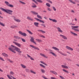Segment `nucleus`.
<instances>
[{"label":"nucleus","mask_w":79,"mask_h":79,"mask_svg":"<svg viewBox=\"0 0 79 79\" xmlns=\"http://www.w3.org/2000/svg\"><path fill=\"white\" fill-rule=\"evenodd\" d=\"M8 49L14 53H16L15 50L18 52V53H22V52L20 50L19 48L13 45H11V46H9Z\"/></svg>","instance_id":"obj_1"},{"label":"nucleus","mask_w":79,"mask_h":79,"mask_svg":"<svg viewBox=\"0 0 79 79\" xmlns=\"http://www.w3.org/2000/svg\"><path fill=\"white\" fill-rule=\"evenodd\" d=\"M0 9L3 11L6 12V13L8 14H9V15H12V13H13V10L10 9H5L3 8H2V7L0 8Z\"/></svg>","instance_id":"obj_2"},{"label":"nucleus","mask_w":79,"mask_h":79,"mask_svg":"<svg viewBox=\"0 0 79 79\" xmlns=\"http://www.w3.org/2000/svg\"><path fill=\"white\" fill-rule=\"evenodd\" d=\"M31 13H32V15H37V18H39L40 19H42V17L40 16V15H38L39 13L38 12L33 11H31Z\"/></svg>","instance_id":"obj_3"},{"label":"nucleus","mask_w":79,"mask_h":79,"mask_svg":"<svg viewBox=\"0 0 79 79\" xmlns=\"http://www.w3.org/2000/svg\"><path fill=\"white\" fill-rule=\"evenodd\" d=\"M79 26H72L71 27H72V29L74 30L76 32H79V29H76V28H78L79 27Z\"/></svg>","instance_id":"obj_4"},{"label":"nucleus","mask_w":79,"mask_h":79,"mask_svg":"<svg viewBox=\"0 0 79 79\" xmlns=\"http://www.w3.org/2000/svg\"><path fill=\"white\" fill-rule=\"evenodd\" d=\"M5 3L8 6H9L11 8H13V7H14V6H13V5L10 4V3L7 1H5Z\"/></svg>","instance_id":"obj_5"},{"label":"nucleus","mask_w":79,"mask_h":79,"mask_svg":"<svg viewBox=\"0 0 79 79\" xmlns=\"http://www.w3.org/2000/svg\"><path fill=\"white\" fill-rule=\"evenodd\" d=\"M49 53L50 54H51V55H53V56H56V54H55V53L54 52H53V51L51 49H49Z\"/></svg>","instance_id":"obj_6"},{"label":"nucleus","mask_w":79,"mask_h":79,"mask_svg":"<svg viewBox=\"0 0 79 79\" xmlns=\"http://www.w3.org/2000/svg\"><path fill=\"white\" fill-rule=\"evenodd\" d=\"M13 44H15V45H16V46H17V47H19V48L21 47V44H20L16 42L15 41H13Z\"/></svg>","instance_id":"obj_7"},{"label":"nucleus","mask_w":79,"mask_h":79,"mask_svg":"<svg viewBox=\"0 0 79 79\" xmlns=\"http://www.w3.org/2000/svg\"><path fill=\"white\" fill-rule=\"evenodd\" d=\"M65 48L67 50H70V51H73L74 50V49L73 48L68 46H66Z\"/></svg>","instance_id":"obj_8"},{"label":"nucleus","mask_w":79,"mask_h":79,"mask_svg":"<svg viewBox=\"0 0 79 79\" xmlns=\"http://www.w3.org/2000/svg\"><path fill=\"white\" fill-rule=\"evenodd\" d=\"M19 34H20V35H23V36H24V37H26V36H27V34H26V33L24 32H22L21 31H19Z\"/></svg>","instance_id":"obj_9"},{"label":"nucleus","mask_w":79,"mask_h":79,"mask_svg":"<svg viewBox=\"0 0 79 79\" xmlns=\"http://www.w3.org/2000/svg\"><path fill=\"white\" fill-rule=\"evenodd\" d=\"M60 37H62V38L64 39L65 40H68V38L66 36L63 35H60Z\"/></svg>","instance_id":"obj_10"},{"label":"nucleus","mask_w":79,"mask_h":79,"mask_svg":"<svg viewBox=\"0 0 79 79\" xmlns=\"http://www.w3.org/2000/svg\"><path fill=\"white\" fill-rule=\"evenodd\" d=\"M30 41L31 42L34 43V44L35 45H36V44H37V43H36L34 41V38L33 37H31V39H30Z\"/></svg>","instance_id":"obj_11"},{"label":"nucleus","mask_w":79,"mask_h":79,"mask_svg":"<svg viewBox=\"0 0 79 79\" xmlns=\"http://www.w3.org/2000/svg\"><path fill=\"white\" fill-rule=\"evenodd\" d=\"M30 47H32V48H34V49H36V50H39V49L36 46H34L33 45H30Z\"/></svg>","instance_id":"obj_12"},{"label":"nucleus","mask_w":79,"mask_h":79,"mask_svg":"<svg viewBox=\"0 0 79 79\" xmlns=\"http://www.w3.org/2000/svg\"><path fill=\"white\" fill-rule=\"evenodd\" d=\"M35 19H36V20H37V21H40V23H45L44 21H43V20H40L37 18H35Z\"/></svg>","instance_id":"obj_13"},{"label":"nucleus","mask_w":79,"mask_h":79,"mask_svg":"<svg viewBox=\"0 0 79 79\" xmlns=\"http://www.w3.org/2000/svg\"><path fill=\"white\" fill-rule=\"evenodd\" d=\"M57 29L58 31L59 32H61V33L63 32V31L61 29V28H60V27H57Z\"/></svg>","instance_id":"obj_14"},{"label":"nucleus","mask_w":79,"mask_h":79,"mask_svg":"<svg viewBox=\"0 0 79 79\" xmlns=\"http://www.w3.org/2000/svg\"><path fill=\"white\" fill-rule=\"evenodd\" d=\"M2 55L3 56H4L5 57H8L9 56L7 54L5 53L4 52L2 53Z\"/></svg>","instance_id":"obj_15"},{"label":"nucleus","mask_w":79,"mask_h":79,"mask_svg":"<svg viewBox=\"0 0 79 79\" xmlns=\"http://www.w3.org/2000/svg\"><path fill=\"white\" fill-rule=\"evenodd\" d=\"M49 19L50 20V21H52V22L57 23V20L55 19H52L51 18H49Z\"/></svg>","instance_id":"obj_16"},{"label":"nucleus","mask_w":79,"mask_h":79,"mask_svg":"<svg viewBox=\"0 0 79 79\" xmlns=\"http://www.w3.org/2000/svg\"><path fill=\"white\" fill-rule=\"evenodd\" d=\"M50 73H52V74H55V75H57L58 74V73H56V72L53 71H50Z\"/></svg>","instance_id":"obj_17"},{"label":"nucleus","mask_w":79,"mask_h":79,"mask_svg":"<svg viewBox=\"0 0 79 79\" xmlns=\"http://www.w3.org/2000/svg\"><path fill=\"white\" fill-rule=\"evenodd\" d=\"M38 32H41L42 34H45V33H46L45 31L42 30H38Z\"/></svg>","instance_id":"obj_18"},{"label":"nucleus","mask_w":79,"mask_h":79,"mask_svg":"<svg viewBox=\"0 0 79 79\" xmlns=\"http://www.w3.org/2000/svg\"><path fill=\"white\" fill-rule=\"evenodd\" d=\"M14 20L17 23H21V20L18 19H14Z\"/></svg>","instance_id":"obj_19"},{"label":"nucleus","mask_w":79,"mask_h":79,"mask_svg":"<svg viewBox=\"0 0 79 79\" xmlns=\"http://www.w3.org/2000/svg\"><path fill=\"white\" fill-rule=\"evenodd\" d=\"M14 39H20L21 38H20V37L18 36H16V35H14Z\"/></svg>","instance_id":"obj_20"},{"label":"nucleus","mask_w":79,"mask_h":79,"mask_svg":"<svg viewBox=\"0 0 79 79\" xmlns=\"http://www.w3.org/2000/svg\"><path fill=\"white\" fill-rule=\"evenodd\" d=\"M20 66H21L22 68L23 69H26V66L24 65V64H21Z\"/></svg>","instance_id":"obj_21"},{"label":"nucleus","mask_w":79,"mask_h":79,"mask_svg":"<svg viewBox=\"0 0 79 79\" xmlns=\"http://www.w3.org/2000/svg\"><path fill=\"white\" fill-rule=\"evenodd\" d=\"M27 56L28 57V58H30V60H32L33 61H34V58H33L31 56H29L28 54H27Z\"/></svg>","instance_id":"obj_22"},{"label":"nucleus","mask_w":79,"mask_h":79,"mask_svg":"<svg viewBox=\"0 0 79 79\" xmlns=\"http://www.w3.org/2000/svg\"><path fill=\"white\" fill-rule=\"evenodd\" d=\"M52 48L53 49H54V50H57V51H59V50H60L59 49H58V48L56 47H52Z\"/></svg>","instance_id":"obj_23"},{"label":"nucleus","mask_w":79,"mask_h":79,"mask_svg":"<svg viewBox=\"0 0 79 79\" xmlns=\"http://www.w3.org/2000/svg\"><path fill=\"white\" fill-rule=\"evenodd\" d=\"M61 66L62 68H65V69H68V67L66 65H61Z\"/></svg>","instance_id":"obj_24"},{"label":"nucleus","mask_w":79,"mask_h":79,"mask_svg":"<svg viewBox=\"0 0 79 79\" xmlns=\"http://www.w3.org/2000/svg\"><path fill=\"white\" fill-rule=\"evenodd\" d=\"M40 55L42 56H44V58H48V57L46 55H45V54L42 53H40Z\"/></svg>","instance_id":"obj_25"},{"label":"nucleus","mask_w":79,"mask_h":79,"mask_svg":"<svg viewBox=\"0 0 79 79\" xmlns=\"http://www.w3.org/2000/svg\"><path fill=\"white\" fill-rule=\"evenodd\" d=\"M70 33L72 35H74L75 36H77V34L73 32V31H71Z\"/></svg>","instance_id":"obj_26"},{"label":"nucleus","mask_w":79,"mask_h":79,"mask_svg":"<svg viewBox=\"0 0 79 79\" xmlns=\"http://www.w3.org/2000/svg\"><path fill=\"white\" fill-rule=\"evenodd\" d=\"M34 24L35 26L36 27H39V23L38 22H35L34 23Z\"/></svg>","instance_id":"obj_27"},{"label":"nucleus","mask_w":79,"mask_h":79,"mask_svg":"<svg viewBox=\"0 0 79 79\" xmlns=\"http://www.w3.org/2000/svg\"><path fill=\"white\" fill-rule=\"evenodd\" d=\"M31 6L32 8H36L37 7V6L34 3H32Z\"/></svg>","instance_id":"obj_28"},{"label":"nucleus","mask_w":79,"mask_h":79,"mask_svg":"<svg viewBox=\"0 0 79 79\" xmlns=\"http://www.w3.org/2000/svg\"><path fill=\"white\" fill-rule=\"evenodd\" d=\"M27 19L28 20H30V21H33V19L31 18L29 16H27Z\"/></svg>","instance_id":"obj_29"},{"label":"nucleus","mask_w":79,"mask_h":79,"mask_svg":"<svg viewBox=\"0 0 79 79\" xmlns=\"http://www.w3.org/2000/svg\"><path fill=\"white\" fill-rule=\"evenodd\" d=\"M59 53H60V54H61L62 55H63V56H67V55L65 54V53H63V52H58Z\"/></svg>","instance_id":"obj_30"},{"label":"nucleus","mask_w":79,"mask_h":79,"mask_svg":"<svg viewBox=\"0 0 79 79\" xmlns=\"http://www.w3.org/2000/svg\"><path fill=\"white\" fill-rule=\"evenodd\" d=\"M40 63H42V64H44L45 66H48V64H47L45 63L43 61H40Z\"/></svg>","instance_id":"obj_31"},{"label":"nucleus","mask_w":79,"mask_h":79,"mask_svg":"<svg viewBox=\"0 0 79 79\" xmlns=\"http://www.w3.org/2000/svg\"><path fill=\"white\" fill-rule=\"evenodd\" d=\"M27 32H28V33H29L30 34H31V35H32L33 34L32 32H31V31H29L28 30H27Z\"/></svg>","instance_id":"obj_32"},{"label":"nucleus","mask_w":79,"mask_h":79,"mask_svg":"<svg viewBox=\"0 0 79 79\" xmlns=\"http://www.w3.org/2000/svg\"><path fill=\"white\" fill-rule=\"evenodd\" d=\"M16 27H18L17 26H10V28H11V29H15V28H16Z\"/></svg>","instance_id":"obj_33"},{"label":"nucleus","mask_w":79,"mask_h":79,"mask_svg":"<svg viewBox=\"0 0 79 79\" xmlns=\"http://www.w3.org/2000/svg\"><path fill=\"white\" fill-rule=\"evenodd\" d=\"M69 1L70 2V3H73V4H76V2H73V1L72 0H69Z\"/></svg>","instance_id":"obj_34"},{"label":"nucleus","mask_w":79,"mask_h":79,"mask_svg":"<svg viewBox=\"0 0 79 79\" xmlns=\"http://www.w3.org/2000/svg\"><path fill=\"white\" fill-rule=\"evenodd\" d=\"M0 25H1V26H3L4 27L5 26V24L1 22H0Z\"/></svg>","instance_id":"obj_35"},{"label":"nucleus","mask_w":79,"mask_h":79,"mask_svg":"<svg viewBox=\"0 0 79 79\" xmlns=\"http://www.w3.org/2000/svg\"><path fill=\"white\" fill-rule=\"evenodd\" d=\"M19 2H20V3H21V4H22V5H26V3L23 2H22L21 1H19Z\"/></svg>","instance_id":"obj_36"},{"label":"nucleus","mask_w":79,"mask_h":79,"mask_svg":"<svg viewBox=\"0 0 79 79\" xmlns=\"http://www.w3.org/2000/svg\"><path fill=\"white\" fill-rule=\"evenodd\" d=\"M52 8L54 11H56V8H55V7L54 6H52Z\"/></svg>","instance_id":"obj_37"},{"label":"nucleus","mask_w":79,"mask_h":79,"mask_svg":"<svg viewBox=\"0 0 79 79\" xmlns=\"http://www.w3.org/2000/svg\"><path fill=\"white\" fill-rule=\"evenodd\" d=\"M30 71L31 73H33V74H36V73L34 71L31 70Z\"/></svg>","instance_id":"obj_38"},{"label":"nucleus","mask_w":79,"mask_h":79,"mask_svg":"<svg viewBox=\"0 0 79 79\" xmlns=\"http://www.w3.org/2000/svg\"><path fill=\"white\" fill-rule=\"evenodd\" d=\"M7 61H9L10 62V63H13V61L10 60V59L9 58H7Z\"/></svg>","instance_id":"obj_39"},{"label":"nucleus","mask_w":79,"mask_h":79,"mask_svg":"<svg viewBox=\"0 0 79 79\" xmlns=\"http://www.w3.org/2000/svg\"><path fill=\"white\" fill-rule=\"evenodd\" d=\"M41 71L42 73H45V70H44V69H41Z\"/></svg>","instance_id":"obj_40"},{"label":"nucleus","mask_w":79,"mask_h":79,"mask_svg":"<svg viewBox=\"0 0 79 79\" xmlns=\"http://www.w3.org/2000/svg\"><path fill=\"white\" fill-rule=\"evenodd\" d=\"M25 71L27 73H29V69H28L26 68Z\"/></svg>","instance_id":"obj_41"},{"label":"nucleus","mask_w":79,"mask_h":79,"mask_svg":"<svg viewBox=\"0 0 79 79\" xmlns=\"http://www.w3.org/2000/svg\"><path fill=\"white\" fill-rule=\"evenodd\" d=\"M10 75H14V73L13 72L11 71L10 72Z\"/></svg>","instance_id":"obj_42"},{"label":"nucleus","mask_w":79,"mask_h":79,"mask_svg":"<svg viewBox=\"0 0 79 79\" xmlns=\"http://www.w3.org/2000/svg\"><path fill=\"white\" fill-rule=\"evenodd\" d=\"M37 2H39V3H42L43 2L41 0H36Z\"/></svg>","instance_id":"obj_43"},{"label":"nucleus","mask_w":79,"mask_h":79,"mask_svg":"<svg viewBox=\"0 0 79 79\" xmlns=\"http://www.w3.org/2000/svg\"><path fill=\"white\" fill-rule=\"evenodd\" d=\"M7 76L8 78V79H12V78H11V77H10V75H7Z\"/></svg>","instance_id":"obj_44"},{"label":"nucleus","mask_w":79,"mask_h":79,"mask_svg":"<svg viewBox=\"0 0 79 79\" xmlns=\"http://www.w3.org/2000/svg\"><path fill=\"white\" fill-rule=\"evenodd\" d=\"M46 5L47 6H48V7H50V4H49V3H46Z\"/></svg>","instance_id":"obj_45"},{"label":"nucleus","mask_w":79,"mask_h":79,"mask_svg":"<svg viewBox=\"0 0 79 79\" xmlns=\"http://www.w3.org/2000/svg\"><path fill=\"white\" fill-rule=\"evenodd\" d=\"M39 37H42L43 38H45V36L42 35H40Z\"/></svg>","instance_id":"obj_46"},{"label":"nucleus","mask_w":79,"mask_h":79,"mask_svg":"<svg viewBox=\"0 0 79 79\" xmlns=\"http://www.w3.org/2000/svg\"><path fill=\"white\" fill-rule=\"evenodd\" d=\"M63 71H64V72H65V73H68V71L66 70L65 69H63Z\"/></svg>","instance_id":"obj_47"},{"label":"nucleus","mask_w":79,"mask_h":79,"mask_svg":"<svg viewBox=\"0 0 79 79\" xmlns=\"http://www.w3.org/2000/svg\"><path fill=\"white\" fill-rule=\"evenodd\" d=\"M46 0L49 3H51V4H52V1H50V0Z\"/></svg>","instance_id":"obj_48"},{"label":"nucleus","mask_w":79,"mask_h":79,"mask_svg":"<svg viewBox=\"0 0 79 79\" xmlns=\"http://www.w3.org/2000/svg\"><path fill=\"white\" fill-rule=\"evenodd\" d=\"M40 66H41V67H43V68H45V66L44 65L42 64H40Z\"/></svg>","instance_id":"obj_49"},{"label":"nucleus","mask_w":79,"mask_h":79,"mask_svg":"<svg viewBox=\"0 0 79 79\" xmlns=\"http://www.w3.org/2000/svg\"><path fill=\"white\" fill-rule=\"evenodd\" d=\"M35 40H37V41H38V42H42L41 40H40L39 39H36Z\"/></svg>","instance_id":"obj_50"},{"label":"nucleus","mask_w":79,"mask_h":79,"mask_svg":"<svg viewBox=\"0 0 79 79\" xmlns=\"http://www.w3.org/2000/svg\"><path fill=\"white\" fill-rule=\"evenodd\" d=\"M0 60H2V61H5V60H3V59L2 58V57L0 56Z\"/></svg>","instance_id":"obj_51"},{"label":"nucleus","mask_w":79,"mask_h":79,"mask_svg":"<svg viewBox=\"0 0 79 79\" xmlns=\"http://www.w3.org/2000/svg\"><path fill=\"white\" fill-rule=\"evenodd\" d=\"M47 9H48V11H52V9H50L49 7Z\"/></svg>","instance_id":"obj_52"},{"label":"nucleus","mask_w":79,"mask_h":79,"mask_svg":"<svg viewBox=\"0 0 79 79\" xmlns=\"http://www.w3.org/2000/svg\"><path fill=\"white\" fill-rule=\"evenodd\" d=\"M41 26H43L44 27H46V26H45V25L44 24H41Z\"/></svg>","instance_id":"obj_53"},{"label":"nucleus","mask_w":79,"mask_h":79,"mask_svg":"<svg viewBox=\"0 0 79 79\" xmlns=\"http://www.w3.org/2000/svg\"><path fill=\"white\" fill-rule=\"evenodd\" d=\"M50 79H57V78H56L55 77H51Z\"/></svg>","instance_id":"obj_54"},{"label":"nucleus","mask_w":79,"mask_h":79,"mask_svg":"<svg viewBox=\"0 0 79 79\" xmlns=\"http://www.w3.org/2000/svg\"><path fill=\"white\" fill-rule=\"evenodd\" d=\"M21 40H22V41H23V42H26V40H24V39L22 38Z\"/></svg>","instance_id":"obj_55"},{"label":"nucleus","mask_w":79,"mask_h":79,"mask_svg":"<svg viewBox=\"0 0 79 79\" xmlns=\"http://www.w3.org/2000/svg\"><path fill=\"white\" fill-rule=\"evenodd\" d=\"M71 12L72 13H75L74 10H71Z\"/></svg>","instance_id":"obj_56"},{"label":"nucleus","mask_w":79,"mask_h":79,"mask_svg":"<svg viewBox=\"0 0 79 79\" xmlns=\"http://www.w3.org/2000/svg\"><path fill=\"white\" fill-rule=\"evenodd\" d=\"M32 1L33 2H35V3H37V2L35 0H32Z\"/></svg>","instance_id":"obj_57"},{"label":"nucleus","mask_w":79,"mask_h":79,"mask_svg":"<svg viewBox=\"0 0 79 79\" xmlns=\"http://www.w3.org/2000/svg\"><path fill=\"white\" fill-rule=\"evenodd\" d=\"M67 53H68V54H69V55L71 54V53L70 52H66Z\"/></svg>","instance_id":"obj_58"},{"label":"nucleus","mask_w":79,"mask_h":79,"mask_svg":"<svg viewBox=\"0 0 79 79\" xmlns=\"http://www.w3.org/2000/svg\"><path fill=\"white\" fill-rule=\"evenodd\" d=\"M74 20L75 21H77V18H75L74 19Z\"/></svg>","instance_id":"obj_59"},{"label":"nucleus","mask_w":79,"mask_h":79,"mask_svg":"<svg viewBox=\"0 0 79 79\" xmlns=\"http://www.w3.org/2000/svg\"><path fill=\"white\" fill-rule=\"evenodd\" d=\"M0 71L1 72H3V70H2L1 69H0Z\"/></svg>","instance_id":"obj_60"},{"label":"nucleus","mask_w":79,"mask_h":79,"mask_svg":"<svg viewBox=\"0 0 79 79\" xmlns=\"http://www.w3.org/2000/svg\"><path fill=\"white\" fill-rule=\"evenodd\" d=\"M44 19H47V17H45H45H44Z\"/></svg>","instance_id":"obj_61"},{"label":"nucleus","mask_w":79,"mask_h":79,"mask_svg":"<svg viewBox=\"0 0 79 79\" xmlns=\"http://www.w3.org/2000/svg\"><path fill=\"white\" fill-rule=\"evenodd\" d=\"M72 24H73V23H69L70 25H71L72 26Z\"/></svg>","instance_id":"obj_62"},{"label":"nucleus","mask_w":79,"mask_h":79,"mask_svg":"<svg viewBox=\"0 0 79 79\" xmlns=\"http://www.w3.org/2000/svg\"><path fill=\"white\" fill-rule=\"evenodd\" d=\"M72 26H75V24L74 23H72Z\"/></svg>","instance_id":"obj_63"},{"label":"nucleus","mask_w":79,"mask_h":79,"mask_svg":"<svg viewBox=\"0 0 79 79\" xmlns=\"http://www.w3.org/2000/svg\"><path fill=\"white\" fill-rule=\"evenodd\" d=\"M76 66H78V67H79V64H76Z\"/></svg>","instance_id":"obj_64"}]
</instances>
